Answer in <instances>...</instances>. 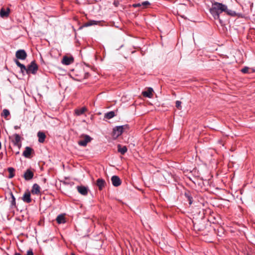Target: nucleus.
I'll use <instances>...</instances> for the list:
<instances>
[{
  "instance_id": "nucleus-1",
  "label": "nucleus",
  "mask_w": 255,
  "mask_h": 255,
  "mask_svg": "<svg viewBox=\"0 0 255 255\" xmlns=\"http://www.w3.org/2000/svg\"><path fill=\"white\" fill-rule=\"evenodd\" d=\"M227 10V6L222 3L212 1V6L210 8V12L214 19H218L221 24H223L222 20L220 18V14Z\"/></svg>"
},
{
  "instance_id": "nucleus-2",
  "label": "nucleus",
  "mask_w": 255,
  "mask_h": 255,
  "mask_svg": "<svg viewBox=\"0 0 255 255\" xmlns=\"http://www.w3.org/2000/svg\"><path fill=\"white\" fill-rule=\"evenodd\" d=\"M92 138L89 135L87 134H82L81 139L78 141V143L82 146H86L87 143L92 140Z\"/></svg>"
},
{
  "instance_id": "nucleus-3",
  "label": "nucleus",
  "mask_w": 255,
  "mask_h": 255,
  "mask_svg": "<svg viewBox=\"0 0 255 255\" xmlns=\"http://www.w3.org/2000/svg\"><path fill=\"white\" fill-rule=\"evenodd\" d=\"M27 67V74H35L38 70V66L35 61H32Z\"/></svg>"
},
{
  "instance_id": "nucleus-4",
  "label": "nucleus",
  "mask_w": 255,
  "mask_h": 255,
  "mask_svg": "<svg viewBox=\"0 0 255 255\" xmlns=\"http://www.w3.org/2000/svg\"><path fill=\"white\" fill-rule=\"evenodd\" d=\"M126 127V126H117L114 128L113 131V136L117 137L121 135L122 134L123 130Z\"/></svg>"
},
{
  "instance_id": "nucleus-5",
  "label": "nucleus",
  "mask_w": 255,
  "mask_h": 255,
  "mask_svg": "<svg viewBox=\"0 0 255 255\" xmlns=\"http://www.w3.org/2000/svg\"><path fill=\"white\" fill-rule=\"evenodd\" d=\"M15 57L17 59L24 60L26 58L27 54L24 50L20 49L16 52Z\"/></svg>"
},
{
  "instance_id": "nucleus-6",
  "label": "nucleus",
  "mask_w": 255,
  "mask_h": 255,
  "mask_svg": "<svg viewBox=\"0 0 255 255\" xmlns=\"http://www.w3.org/2000/svg\"><path fill=\"white\" fill-rule=\"evenodd\" d=\"M14 62L16 65L20 68V71L23 75H24L25 73L27 74V67H26L25 65L20 63L17 59H15Z\"/></svg>"
},
{
  "instance_id": "nucleus-7",
  "label": "nucleus",
  "mask_w": 255,
  "mask_h": 255,
  "mask_svg": "<svg viewBox=\"0 0 255 255\" xmlns=\"http://www.w3.org/2000/svg\"><path fill=\"white\" fill-rule=\"evenodd\" d=\"M111 181L112 182V184L115 187H118L121 184V180L118 176H113L111 178Z\"/></svg>"
},
{
  "instance_id": "nucleus-8",
  "label": "nucleus",
  "mask_w": 255,
  "mask_h": 255,
  "mask_svg": "<svg viewBox=\"0 0 255 255\" xmlns=\"http://www.w3.org/2000/svg\"><path fill=\"white\" fill-rule=\"evenodd\" d=\"M153 89L149 87L147 88L146 91H143L142 95L145 97L151 98L153 96Z\"/></svg>"
},
{
  "instance_id": "nucleus-9",
  "label": "nucleus",
  "mask_w": 255,
  "mask_h": 255,
  "mask_svg": "<svg viewBox=\"0 0 255 255\" xmlns=\"http://www.w3.org/2000/svg\"><path fill=\"white\" fill-rule=\"evenodd\" d=\"M34 173L30 169H27L25 172L23 177L26 180H29L33 177Z\"/></svg>"
},
{
  "instance_id": "nucleus-10",
  "label": "nucleus",
  "mask_w": 255,
  "mask_h": 255,
  "mask_svg": "<svg viewBox=\"0 0 255 255\" xmlns=\"http://www.w3.org/2000/svg\"><path fill=\"white\" fill-rule=\"evenodd\" d=\"M78 191L82 195H87L88 194V188L83 186H78L77 187Z\"/></svg>"
},
{
  "instance_id": "nucleus-11",
  "label": "nucleus",
  "mask_w": 255,
  "mask_h": 255,
  "mask_svg": "<svg viewBox=\"0 0 255 255\" xmlns=\"http://www.w3.org/2000/svg\"><path fill=\"white\" fill-rule=\"evenodd\" d=\"M74 61V59L73 57H69L67 56H64L62 59V63L63 64L66 65H69Z\"/></svg>"
},
{
  "instance_id": "nucleus-12",
  "label": "nucleus",
  "mask_w": 255,
  "mask_h": 255,
  "mask_svg": "<svg viewBox=\"0 0 255 255\" xmlns=\"http://www.w3.org/2000/svg\"><path fill=\"white\" fill-rule=\"evenodd\" d=\"M106 184L105 181L101 178H99L97 179L96 182V185L98 187L99 190H101L105 186Z\"/></svg>"
},
{
  "instance_id": "nucleus-13",
  "label": "nucleus",
  "mask_w": 255,
  "mask_h": 255,
  "mask_svg": "<svg viewBox=\"0 0 255 255\" xmlns=\"http://www.w3.org/2000/svg\"><path fill=\"white\" fill-rule=\"evenodd\" d=\"M22 200L26 203H29L31 202V199L30 198V193L29 192H25L22 198Z\"/></svg>"
},
{
  "instance_id": "nucleus-14",
  "label": "nucleus",
  "mask_w": 255,
  "mask_h": 255,
  "mask_svg": "<svg viewBox=\"0 0 255 255\" xmlns=\"http://www.w3.org/2000/svg\"><path fill=\"white\" fill-rule=\"evenodd\" d=\"M32 150H33L31 147L26 146L22 153L23 156L26 158L29 157Z\"/></svg>"
},
{
  "instance_id": "nucleus-15",
  "label": "nucleus",
  "mask_w": 255,
  "mask_h": 255,
  "mask_svg": "<svg viewBox=\"0 0 255 255\" xmlns=\"http://www.w3.org/2000/svg\"><path fill=\"white\" fill-rule=\"evenodd\" d=\"M9 12L10 9L9 8H7L6 10H5L3 8H2L0 10V16L1 17H7L9 15Z\"/></svg>"
},
{
  "instance_id": "nucleus-16",
  "label": "nucleus",
  "mask_w": 255,
  "mask_h": 255,
  "mask_svg": "<svg viewBox=\"0 0 255 255\" xmlns=\"http://www.w3.org/2000/svg\"><path fill=\"white\" fill-rule=\"evenodd\" d=\"M20 136L18 134H14V140L13 141L14 144L17 146L18 148H20L21 146V143H20Z\"/></svg>"
},
{
  "instance_id": "nucleus-17",
  "label": "nucleus",
  "mask_w": 255,
  "mask_h": 255,
  "mask_svg": "<svg viewBox=\"0 0 255 255\" xmlns=\"http://www.w3.org/2000/svg\"><path fill=\"white\" fill-rule=\"evenodd\" d=\"M37 136L38 137V141L40 143H43L46 137L45 134L43 132L38 131Z\"/></svg>"
},
{
  "instance_id": "nucleus-18",
  "label": "nucleus",
  "mask_w": 255,
  "mask_h": 255,
  "mask_svg": "<svg viewBox=\"0 0 255 255\" xmlns=\"http://www.w3.org/2000/svg\"><path fill=\"white\" fill-rule=\"evenodd\" d=\"M31 193L33 194H38L40 193V186L36 183L33 184L31 190Z\"/></svg>"
},
{
  "instance_id": "nucleus-19",
  "label": "nucleus",
  "mask_w": 255,
  "mask_h": 255,
  "mask_svg": "<svg viewBox=\"0 0 255 255\" xmlns=\"http://www.w3.org/2000/svg\"><path fill=\"white\" fill-rule=\"evenodd\" d=\"M118 152L122 154H124L128 150L127 147L126 146H122L120 144L118 145Z\"/></svg>"
},
{
  "instance_id": "nucleus-20",
  "label": "nucleus",
  "mask_w": 255,
  "mask_h": 255,
  "mask_svg": "<svg viewBox=\"0 0 255 255\" xmlns=\"http://www.w3.org/2000/svg\"><path fill=\"white\" fill-rule=\"evenodd\" d=\"M87 111L86 107H82L81 109H77L75 110V113L77 116H80L84 113Z\"/></svg>"
},
{
  "instance_id": "nucleus-21",
  "label": "nucleus",
  "mask_w": 255,
  "mask_h": 255,
  "mask_svg": "<svg viewBox=\"0 0 255 255\" xmlns=\"http://www.w3.org/2000/svg\"><path fill=\"white\" fill-rule=\"evenodd\" d=\"M99 22L96 20H90L87 22L85 23L83 27H88L93 25H97Z\"/></svg>"
},
{
  "instance_id": "nucleus-22",
  "label": "nucleus",
  "mask_w": 255,
  "mask_h": 255,
  "mask_svg": "<svg viewBox=\"0 0 255 255\" xmlns=\"http://www.w3.org/2000/svg\"><path fill=\"white\" fill-rule=\"evenodd\" d=\"M56 221L58 224H63L65 222V220L64 215H59L56 218Z\"/></svg>"
},
{
  "instance_id": "nucleus-23",
  "label": "nucleus",
  "mask_w": 255,
  "mask_h": 255,
  "mask_svg": "<svg viewBox=\"0 0 255 255\" xmlns=\"http://www.w3.org/2000/svg\"><path fill=\"white\" fill-rule=\"evenodd\" d=\"M7 170L9 172L8 178H12L14 176L15 169L13 167H8Z\"/></svg>"
},
{
  "instance_id": "nucleus-24",
  "label": "nucleus",
  "mask_w": 255,
  "mask_h": 255,
  "mask_svg": "<svg viewBox=\"0 0 255 255\" xmlns=\"http://www.w3.org/2000/svg\"><path fill=\"white\" fill-rule=\"evenodd\" d=\"M115 116V112L113 111L109 112L105 114V117L108 119H111Z\"/></svg>"
},
{
  "instance_id": "nucleus-25",
  "label": "nucleus",
  "mask_w": 255,
  "mask_h": 255,
  "mask_svg": "<svg viewBox=\"0 0 255 255\" xmlns=\"http://www.w3.org/2000/svg\"><path fill=\"white\" fill-rule=\"evenodd\" d=\"M10 195L11 196V207H16V201H15V198L13 195V194H12V192H10Z\"/></svg>"
},
{
  "instance_id": "nucleus-26",
  "label": "nucleus",
  "mask_w": 255,
  "mask_h": 255,
  "mask_svg": "<svg viewBox=\"0 0 255 255\" xmlns=\"http://www.w3.org/2000/svg\"><path fill=\"white\" fill-rule=\"evenodd\" d=\"M10 113L9 111L7 109H4L2 111V112L1 113V116L4 117V118L7 117L8 115H9Z\"/></svg>"
},
{
  "instance_id": "nucleus-27",
  "label": "nucleus",
  "mask_w": 255,
  "mask_h": 255,
  "mask_svg": "<svg viewBox=\"0 0 255 255\" xmlns=\"http://www.w3.org/2000/svg\"><path fill=\"white\" fill-rule=\"evenodd\" d=\"M225 12H226L228 14L231 16H235L236 15V12L235 11L228 9V8L227 10L225 11Z\"/></svg>"
},
{
  "instance_id": "nucleus-28",
  "label": "nucleus",
  "mask_w": 255,
  "mask_h": 255,
  "mask_svg": "<svg viewBox=\"0 0 255 255\" xmlns=\"http://www.w3.org/2000/svg\"><path fill=\"white\" fill-rule=\"evenodd\" d=\"M176 107L178 109H180L181 108V102L179 101H176Z\"/></svg>"
},
{
  "instance_id": "nucleus-29",
  "label": "nucleus",
  "mask_w": 255,
  "mask_h": 255,
  "mask_svg": "<svg viewBox=\"0 0 255 255\" xmlns=\"http://www.w3.org/2000/svg\"><path fill=\"white\" fill-rule=\"evenodd\" d=\"M249 68H248V67H245L241 70V71L243 73H248L249 72Z\"/></svg>"
},
{
  "instance_id": "nucleus-30",
  "label": "nucleus",
  "mask_w": 255,
  "mask_h": 255,
  "mask_svg": "<svg viewBox=\"0 0 255 255\" xmlns=\"http://www.w3.org/2000/svg\"><path fill=\"white\" fill-rule=\"evenodd\" d=\"M141 6L146 7V6L150 4V2L148 1H144L141 3Z\"/></svg>"
},
{
  "instance_id": "nucleus-31",
  "label": "nucleus",
  "mask_w": 255,
  "mask_h": 255,
  "mask_svg": "<svg viewBox=\"0 0 255 255\" xmlns=\"http://www.w3.org/2000/svg\"><path fill=\"white\" fill-rule=\"evenodd\" d=\"M188 200V201H189V203L190 205L192 204V202H193V198L192 197V196H191V195L189 196H188L187 198H186Z\"/></svg>"
},
{
  "instance_id": "nucleus-32",
  "label": "nucleus",
  "mask_w": 255,
  "mask_h": 255,
  "mask_svg": "<svg viewBox=\"0 0 255 255\" xmlns=\"http://www.w3.org/2000/svg\"><path fill=\"white\" fill-rule=\"evenodd\" d=\"M26 255H33V253L32 250H29L27 251Z\"/></svg>"
},
{
  "instance_id": "nucleus-33",
  "label": "nucleus",
  "mask_w": 255,
  "mask_h": 255,
  "mask_svg": "<svg viewBox=\"0 0 255 255\" xmlns=\"http://www.w3.org/2000/svg\"><path fill=\"white\" fill-rule=\"evenodd\" d=\"M141 6V3H135L133 4L134 7H137Z\"/></svg>"
},
{
  "instance_id": "nucleus-34",
  "label": "nucleus",
  "mask_w": 255,
  "mask_h": 255,
  "mask_svg": "<svg viewBox=\"0 0 255 255\" xmlns=\"http://www.w3.org/2000/svg\"><path fill=\"white\" fill-rule=\"evenodd\" d=\"M191 195L189 192H186L185 193V196L186 198H187L188 196H189Z\"/></svg>"
},
{
  "instance_id": "nucleus-35",
  "label": "nucleus",
  "mask_w": 255,
  "mask_h": 255,
  "mask_svg": "<svg viewBox=\"0 0 255 255\" xmlns=\"http://www.w3.org/2000/svg\"><path fill=\"white\" fill-rule=\"evenodd\" d=\"M14 255H21L20 253H15L14 254Z\"/></svg>"
},
{
  "instance_id": "nucleus-36",
  "label": "nucleus",
  "mask_w": 255,
  "mask_h": 255,
  "mask_svg": "<svg viewBox=\"0 0 255 255\" xmlns=\"http://www.w3.org/2000/svg\"><path fill=\"white\" fill-rule=\"evenodd\" d=\"M19 151H17V152H16V154H19Z\"/></svg>"
},
{
  "instance_id": "nucleus-37",
  "label": "nucleus",
  "mask_w": 255,
  "mask_h": 255,
  "mask_svg": "<svg viewBox=\"0 0 255 255\" xmlns=\"http://www.w3.org/2000/svg\"><path fill=\"white\" fill-rule=\"evenodd\" d=\"M70 255H75L73 253H71Z\"/></svg>"
},
{
  "instance_id": "nucleus-38",
  "label": "nucleus",
  "mask_w": 255,
  "mask_h": 255,
  "mask_svg": "<svg viewBox=\"0 0 255 255\" xmlns=\"http://www.w3.org/2000/svg\"><path fill=\"white\" fill-rule=\"evenodd\" d=\"M15 128H18V127L16 126V127H15Z\"/></svg>"
}]
</instances>
